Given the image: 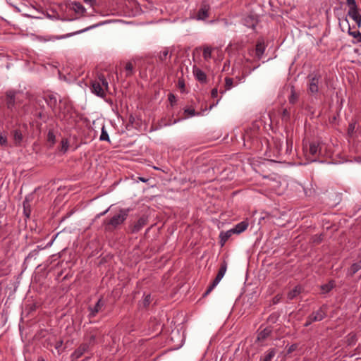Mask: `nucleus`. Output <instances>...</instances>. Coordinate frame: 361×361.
<instances>
[{
  "label": "nucleus",
  "mask_w": 361,
  "mask_h": 361,
  "mask_svg": "<svg viewBox=\"0 0 361 361\" xmlns=\"http://www.w3.org/2000/svg\"><path fill=\"white\" fill-rule=\"evenodd\" d=\"M272 217L262 214L259 213L257 212H255L248 219L247 218L245 220L238 223L235 226H255V225H264V224H270L271 223Z\"/></svg>",
  "instance_id": "nucleus-1"
},
{
  "label": "nucleus",
  "mask_w": 361,
  "mask_h": 361,
  "mask_svg": "<svg viewBox=\"0 0 361 361\" xmlns=\"http://www.w3.org/2000/svg\"><path fill=\"white\" fill-rule=\"evenodd\" d=\"M307 79V93L310 95L315 96L319 91V86L322 83V75L319 72L310 73Z\"/></svg>",
  "instance_id": "nucleus-2"
},
{
  "label": "nucleus",
  "mask_w": 361,
  "mask_h": 361,
  "mask_svg": "<svg viewBox=\"0 0 361 361\" xmlns=\"http://www.w3.org/2000/svg\"><path fill=\"white\" fill-rule=\"evenodd\" d=\"M107 88L108 82L104 75L99 76L98 79L92 82V92L99 97H104Z\"/></svg>",
  "instance_id": "nucleus-3"
},
{
  "label": "nucleus",
  "mask_w": 361,
  "mask_h": 361,
  "mask_svg": "<svg viewBox=\"0 0 361 361\" xmlns=\"http://www.w3.org/2000/svg\"><path fill=\"white\" fill-rule=\"evenodd\" d=\"M18 97H16L13 92H8L6 94V106L9 111L8 116L13 118L18 114L17 104L18 102Z\"/></svg>",
  "instance_id": "nucleus-4"
},
{
  "label": "nucleus",
  "mask_w": 361,
  "mask_h": 361,
  "mask_svg": "<svg viewBox=\"0 0 361 361\" xmlns=\"http://www.w3.org/2000/svg\"><path fill=\"white\" fill-rule=\"evenodd\" d=\"M226 270H227V263L225 261H224L221 264V267L219 268V270L218 271V274H217L216 278L214 279V280L213 281L212 284L207 288V290L205 291V293L203 295L204 296H206L208 294H209L212 292V290L218 285V283L221 281L222 278L224 276V275L226 272Z\"/></svg>",
  "instance_id": "nucleus-5"
},
{
  "label": "nucleus",
  "mask_w": 361,
  "mask_h": 361,
  "mask_svg": "<svg viewBox=\"0 0 361 361\" xmlns=\"http://www.w3.org/2000/svg\"><path fill=\"white\" fill-rule=\"evenodd\" d=\"M129 212V209L119 210L110 219L108 226H118L123 224L128 217Z\"/></svg>",
  "instance_id": "nucleus-6"
},
{
  "label": "nucleus",
  "mask_w": 361,
  "mask_h": 361,
  "mask_svg": "<svg viewBox=\"0 0 361 361\" xmlns=\"http://www.w3.org/2000/svg\"><path fill=\"white\" fill-rule=\"evenodd\" d=\"M247 227H235L226 232H221L219 235L221 246H224L225 243L233 234H240L245 231Z\"/></svg>",
  "instance_id": "nucleus-7"
},
{
  "label": "nucleus",
  "mask_w": 361,
  "mask_h": 361,
  "mask_svg": "<svg viewBox=\"0 0 361 361\" xmlns=\"http://www.w3.org/2000/svg\"><path fill=\"white\" fill-rule=\"evenodd\" d=\"M210 6L207 1H202L200 8L197 12L196 18L197 20H204L209 17Z\"/></svg>",
  "instance_id": "nucleus-8"
},
{
  "label": "nucleus",
  "mask_w": 361,
  "mask_h": 361,
  "mask_svg": "<svg viewBox=\"0 0 361 361\" xmlns=\"http://www.w3.org/2000/svg\"><path fill=\"white\" fill-rule=\"evenodd\" d=\"M327 307L326 305H323L319 307L317 311L312 312L310 317L312 321L319 322L324 319L326 316Z\"/></svg>",
  "instance_id": "nucleus-9"
},
{
  "label": "nucleus",
  "mask_w": 361,
  "mask_h": 361,
  "mask_svg": "<svg viewBox=\"0 0 361 361\" xmlns=\"http://www.w3.org/2000/svg\"><path fill=\"white\" fill-rule=\"evenodd\" d=\"M348 15L354 20L357 27L360 28L361 27V15L359 13L358 8L355 9L349 8Z\"/></svg>",
  "instance_id": "nucleus-10"
},
{
  "label": "nucleus",
  "mask_w": 361,
  "mask_h": 361,
  "mask_svg": "<svg viewBox=\"0 0 361 361\" xmlns=\"http://www.w3.org/2000/svg\"><path fill=\"white\" fill-rule=\"evenodd\" d=\"M266 46L263 39H258L255 46V56L260 59L265 51Z\"/></svg>",
  "instance_id": "nucleus-11"
},
{
  "label": "nucleus",
  "mask_w": 361,
  "mask_h": 361,
  "mask_svg": "<svg viewBox=\"0 0 361 361\" xmlns=\"http://www.w3.org/2000/svg\"><path fill=\"white\" fill-rule=\"evenodd\" d=\"M193 73L195 75V78L202 83L207 82V75L204 71L197 68L196 66L193 67Z\"/></svg>",
  "instance_id": "nucleus-12"
},
{
  "label": "nucleus",
  "mask_w": 361,
  "mask_h": 361,
  "mask_svg": "<svg viewBox=\"0 0 361 361\" xmlns=\"http://www.w3.org/2000/svg\"><path fill=\"white\" fill-rule=\"evenodd\" d=\"M23 214H24V216L26 220L27 219L30 218V216L31 214V204H30V202L27 197H26L25 200L23 201Z\"/></svg>",
  "instance_id": "nucleus-13"
},
{
  "label": "nucleus",
  "mask_w": 361,
  "mask_h": 361,
  "mask_svg": "<svg viewBox=\"0 0 361 361\" xmlns=\"http://www.w3.org/2000/svg\"><path fill=\"white\" fill-rule=\"evenodd\" d=\"M300 97V93L296 92L295 88L293 85L290 86V94L288 97V102L291 104H295Z\"/></svg>",
  "instance_id": "nucleus-14"
},
{
  "label": "nucleus",
  "mask_w": 361,
  "mask_h": 361,
  "mask_svg": "<svg viewBox=\"0 0 361 361\" xmlns=\"http://www.w3.org/2000/svg\"><path fill=\"white\" fill-rule=\"evenodd\" d=\"M321 147L319 143L317 142H312L310 144V153L313 157H317L320 154Z\"/></svg>",
  "instance_id": "nucleus-15"
},
{
  "label": "nucleus",
  "mask_w": 361,
  "mask_h": 361,
  "mask_svg": "<svg viewBox=\"0 0 361 361\" xmlns=\"http://www.w3.org/2000/svg\"><path fill=\"white\" fill-rule=\"evenodd\" d=\"M91 27H86L83 30H78V31H76V32H74L73 33H69V34H66L65 35H61V36H51L49 37V39L50 40H54V39H64V38H66V37H71L73 35H77V34H80V33H82V32H84L90 29Z\"/></svg>",
  "instance_id": "nucleus-16"
},
{
  "label": "nucleus",
  "mask_w": 361,
  "mask_h": 361,
  "mask_svg": "<svg viewBox=\"0 0 361 361\" xmlns=\"http://www.w3.org/2000/svg\"><path fill=\"white\" fill-rule=\"evenodd\" d=\"M257 23V18L252 16H248L244 18V24L248 27L255 28Z\"/></svg>",
  "instance_id": "nucleus-17"
},
{
  "label": "nucleus",
  "mask_w": 361,
  "mask_h": 361,
  "mask_svg": "<svg viewBox=\"0 0 361 361\" xmlns=\"http://www.w3.org/2000/svg\"><path fill=\"white\" fill-rule=\"evenodd\" d=\"M88 347L89 346L87 344L82 345L73 353V357L74 358H79L84 354L85 352L87 350Z\"/></svg>",
  "instance_id": "nucleus-18"
},
{
  "label": "nucleus",
  "mask_w": 361,
  "mask_h": 361,
  "mask_svg": "<svg viewBox=\"0 0 361 361\" xmlns=\"http://www.w3.org/2000/svg\"><path fill=\"white\" fill-rule=\"evenodd\" d=\"M271 334V329L270 328H265L258 334L257 340L259 341H263L267 338H268Z\"/></svg>",
  "instance_id": "nucleus-19"
},
{
  "label": "nucleus",
  "mask_w": 361,
  "mask_h": 361,
  "mask_svg": "<svg viewBox=\"0 0 361 361\" xmlns=\"http://www.w3.org/2000/svg\"><path fill=\"white\" fill-rule=\"evenodd\" d=\"M360 269H361V261L352 264V266L348 269V274L352 276L356 272H357Z\"/></svg>",
  "instance_id": "nucleus-20"
},
{
  "label": "nucleus",
  "mask_w": 361,
  "mask_h": 361,
  "mask_svg": "<svg viewBox=\"0 0 361 361\" xmlns=\"http://www.w3.org/2000/svg\"><path fill=\"white\" fill-rule=\"evenodd\" d=\"M302 290V288L300 286H295L293 290L289 291L288 293V298L290 300L294 299L297 295H298Z\"/></svg>",
  "instance_id": "nucleus-21"
},
{
  "label": "nucleus",
  "mask_w": 361,
  "mask_h": 361,
  "mask_svg": "<svg viewBox=\"0 0 361 361\" xmlns=\"http://www.w3.org/2000/svg\"><path fill=\"white\" fill-rule=\"evenodd\" d=\"M13 137L16 145H19L23 140V135L19 130H15L13 131Z\"/></svg>",
  "instance_id": "nucleus-22"
},
{
  "label": "nucleus",
  "mask_w": 361,
  "mask_h": 361,
  "mask_svg": "<svg viewBox=\"0 0 361 361\" xmlns=\"http://www.w3.org/2000/svg\"><path fill=\"white\" fill-rule=\"evenodd\" d=\"M46 101L47 104L51 108H54L57 103V99L56 96H54V94L48 95L46 99Z\"/></svg>",
  "instance_id": "nucleus-23"
},
{
  "label": "nucleus",
  "mask_w": 361,
  "mask_h": 361,
  "mask_svg": "<svg viewBox=\"0 0 361 361\" xmlns=\"http://www.w3.org/2000/svg\"><path fill=\"white\" fill-rule=\"evenodd\" d=\"M276 351L274 349L269 350L263 357L260 359V361H271V359L275 356Z\"/></svg>",
  "instance_id": "nucleus-24"
},
{
  "label": "nucleus",
  "mask_w": 361,
  "mask_h": 361,
  "mask_svg": "<svg viewBox=\"0 0 361 361\" xmlns=\"http://www.w3.org/2000/svg\"><path fill=\"white\" fill-rule=\"evenodd\" d=\"M334 287V281H330L328 283L324 284L321 286L323 293H329Z\"/></svg>",
  "instance_id": "nucleus-25"
},
{
  "label": "nucleus",
  "mask_w": 361,
  "mask_h": 361,
  "mask_svg": "<svg viewBox=\"0 0 361 361\" xmlns=\"http://www.w3.org/2000/svg\"><path fill=\"white\" fill-rule=\"evenodd\" d=\"M73 9L75 10V11L76 13H84L85 12V8L79 2H76V1L73 2Z\"/></svg>",
  "instance_id": "nucleus-26"
},
{
  "label": "nucleus",
  "mask_w": 361,
  "mask_h": 361,
  "mask_svg": "<svg viewBox=\"0 0 361 361\" xmlns=\"http://www.w3.org/2000/svg\"><path fill=\"white\" fill-rule=\"evenodd\" d=\"M124 69L126 71V76H130L133 75V65L131 62H126L124 65Z\"/></svg>",
  "instance_id": "nucleus-27"
},
{
  "label": "nucleus",
  "mask_w": 361,
  "mask_h": 361,
  "mask_svg": "<svg viewBox=\"0 0 361 361\" xmlns=\"http://www.w3.org/2000/svg\"><path fill=\"white\" fill-rule=\"evenodd\" d=\"M103 302L99 300L95 307L94 308H91L90 309V316L91 317H94L97 312L99 310V309L101 308V307L103 305Z\"/></svg>",
  "instance_id": "nucleus-28"
},
{
  "label": "nucleus",
  "mask_w": 361,
  "mask_h": 361,
  "mask_svg": "<svg viewBox=\"0 0 361 361\" xmlns=\"http://www.w3.org/2000/svg\"><path fill=\"white\" fill-rule=\"evenodd\" d=\"M348 34L357 39V42H361V33L360 31H351L350 29H349Z\"/></svg>",
  "instance_id": "nucleus-29"
},
{
  "label": "nucleus",
  "mask_w": 361,
  "mask_h": 361,
  "mask_svg": "<svg viewBox=\"0 0 361 361\" xmlns=\"http://www.w3.org/2000/svg\"><path fill=\"white\" fill-rule=\"evenodd\" d=\"M233 86V79L231 78L226 77L225 78V89L230 90Z\"/></svg>",
  "instance_id": "nucleus-30"
},
{
  "label": "nucleus",
  "mask_w": 361,
  "mask_h": 361,
  "mask_svg": "<svg viewBox=\"0 0 361 361\" xmlns=\"http://www.w3.org/2000/svg\"><path fill=\"white\" fill-rule=\"evenodd\" d=\"M99 140H102V141H109V137L108 133L105 130L104 127H103L102 128V133L100 135Z\"/></svg>",
  "instance_id": "nucleus-31"
},
{
  "label": "nucleus",
  "mask_w": 361,
  "mask_h": 361,
  "mask_svg": "<svg viewBox=\"0 0 361 361\" xmlns=\"http://www.w3.org/2000/svg\"><path fill=\"white\" fill-rule=\"evenodd\" d=\"M290 112L287 110V109H283L281 116V119L287 122L290 120Z\"/></svg>",
  "instance_id": "nucleus-32"
},
{
  "label": "nucleus",
  "mask_w": 361,
  "mask_h": 361,
  "mask_svg": "<svg viewBox=\"0 0 361 361\" xmlns=\"http://www.w3.org/2000/svg\"><path fill=\"white\" fill-rule=\"evenodd\" d=\"M355 125H356L355 122H351L348 125V135L350 137H352L353 133H354V132H355Z\"/></svg>",
  "instance_id": "nucleus-33"
},
{
  "label": "nucleus",
  "mask_w": 361,
  "mask_h": 361,
  "mask_svg": "<svg viewBox=\"0 0 361 361\" xmlns=\"http://www.w3.org/2000/svg\"><path fill=\"white\" fill-rule=\"evenodd\" d=\"M0 145L4 148L8 147L7 137L3 134H0Z\"/></svg>",
  "instance_id": "nucleus-34"
},
{
  "label": "nucleus",
  "mask_w": 361,
  "mask_h": 361,
  "mask_svg": "<svg viewBox=\"0 0 361 361\" xmlns=\"http://www.w3.org/2000/svg\"><path fill=\"white\" fill-rule=\"evenodd\" d=\"M202 55L205 60L210 59L212 56V49L209 47L204 48Z\"/></svg>",
  "instance_id": "nucleus-35"
},
{
  "label": "nucleus",
  "mask_w": 361,
  "mask_h": 361,
  "mask_svg": "<svg viewBox=\"0 0 361 361\" xmlns=\"http://www.w3.org/2000/svg\"><path fill=\"white\" fill-rule=\"evenodd\" d=\"M150 301V295L148 294L145 296L144 300L142 301L140 305H142L144 308H146L149 305Z\"/></svg>",
  "instance_id": "nucleus-36"
},
{
  "label": "nucleus",
  "mask_w": 361,
  "mask_h": 361,
  "mask_svg": "<svg viewBox=\"0 0 361 361\" xmlns=\"http://www.w3.org/2000/svg\"><path fill=\"white\" fill-rule=\"evenodd\" d=\"M168 54H169V51H168V50L165 49V50L162 51L160 53V55H159V60H160L161 61H164L166 60V57H167Z\"/></svg>",
  "instance_id": "nucleus-37"
},
{
  "label": "nucleus",
  "mask_w": 361,
  "mask_h": 361,
  "mask_svg": "<svg viewBox=\"0 0 361 361\" xmlns=\"http://www.w3.org/2000/svg\"><path fill=\"white\" fill-rule=\"evenodd\" d=\"M346 4L349 8H357V6L355 0H346Z\"/></svg>",
  "instance_id": "nucleus-38"
},
{
  "label": "nucleus",
  "mask_w": 361,
  "mask_h": 361,
  "mask_svg": "<svg viewBox=\"0 0 361 361\" xmlns=\"http://www.w3.org/2000/svg\"><path fill=\"white\" fill-rule=\"evenodd\" d=\"M168 99L170 102L171 105H173L176 102V96L173 94H172V93H169V94Z\"/></svg>",
  "instance_id": "nucleus-39"
},
{
  "label": "nucleus",
  "mask_w": 361,
  "mask_h": 361,
  "mask_svg": "<svg viewBox=\"0 0 361 361\" xmlns=\"http://www.w3.org/2000/svg\"><path fill=\"white\" fill-rule=\"evenodd\" d=\"M147 224V218L140 217L137 221V226H144Z\"/></svg>",
  "instance_id": "nucleus-40"
},
{
  "label": "nucleus",
  "mask_w": 361,
  "mask_h": 361,
  "mask_svg": "<svg viewBox=\"0 0 361 361\" xmlns=\"http://www.w3.org/2000/svg\"><path fill=\"white\" fill-rule=\"evenodd\" d=\"M185 113L188 114L189 116H195V111L194 109H187L185 110Z\"/></svg>",
  "instance_id": "nucleus-41"
},
{
  "label": "nucleus",
  "mask_w": 361,
  "mask_h": 361,
  "mask_svg": "<svg viewBox=\"0 0 361 361\" xmlns=\"http://www.w3.org/2000/svg\"><path fill=\"white\" fill-rule=\"evenodd\" d=\"M217 95H218V90H217V88L212 89V92H211L212 97L215 98V97H217Z\"/></svg>",
  "instance_id": "nucleus-42"
},
{
  "label": "nucleus",
  "mask_w": 361,
  "mask_h": 361,
  "mask_svg": "<svg viewBox=\"0 0 361 361\" xmlns=\"http://www.w3.org/2000/svg\"><path fill=\"white\" fill-rule=\"evenodd\" d=\"M137 183H138V180H137ZM149 188V183L147 184V187L145 186H140L138 184H137V190H142V191H145L146 188Z\"/></svg>",
  "instance_id": "nucleus-43"
},
{
  "label": "nucleus",
  "mask_w": 361,
  "mask_h": 361,
  "mask_svg": "<svg viewBox=\"0 0 361 361\" xmlns=\"http://www.w3.org/2000/svg\"><path fill=\"white\" fill-rule=\"evenodd\" d=\"M178 87L182 90H184V89H185V83H184L183 80H179L178 81Z\"/></svg>",
  "instance_id": "nucleus-44"
},
{
  "label": "nucleus",
  "mask_w": 361,
  "mask_h": 361,
  "mask_svg": "<svg viewBox=\"0 0 361 361\" xmlns=\"http://www.w3.org/2000/svg\"><path fill=\"white\" fill-rule=\"evenodd\" d=\"M68 145L67 141H62V148L64 149V151H66L68 149Z\"/></svg>",
  "instance_id": "nucleus-45"
},
{
  "label": "nucleus",
  "mask_w": 361,
  "mask_h": 361,
  "mask_svg": "<svg viewBox=\"0 0 361 361\" xmlns=\"http://www.w3.org/2000/svg\"><path fill=\"white\" fill-rule=\"evenodd\" d=\"M137 178L142 183H147L150 180L149 178L143 177H137Z\"/></svg>",
  "instance_id": "nucleus-46"
},
{
  "label": "nucleus",
  "mask_w": 361,
  "mask_h": 361,
  "mask_svg": "<svg viewBox=\"0 0 361 361\" xmlns=\"http://www.w3.org/2000/svg\"><path fill=\"white\" fill-rule=\"evenodd\" d=\"M312 322H314V321H312L310 319V317L309 316L307 319V321L305 324V326H308L309 325H310Z\"/></svg>",
  "instance_id": "nucleus-47"
},
{
  "label": "nucleus",
  "mask_w": 361,
  "mask_h": 361,
  "mask_svg": "<svg viewBox=\"0 0 361 361\" xmlns=\"http://www.w3.org/2000/svg\"><path fill=\"white\" fill-rule=\"evenodd\" d=\"M48 139H49V141H51V140L54 141V134L52 133H50V132L49 133V134H48Z\"/></svg>",
  "instance_id": "nucleus-48"
},
{
  "label": "nucleus",
  "mask_w": 361,
  "mask_h": 361,
  "mask_svg": "<svg viewBox=\"0 0 361 361\" xmlns=\"http://www.w3.org/2000/svg\"><path fill=\"white\" fill-rule=\"evenodd\" d=\"M84 1L87 4H90L91 6H93L95 2V0H84Z\"/></svg>",
  "instance_id": "nucleus-49"
},
{
  "label": "nucleus",
  "mask_w": 361,
  "mask_h": 361,
  "mask_svg": "<svg viewBox=\"0 0 361 361\" xmlns=\"http://www.w3.org/2000/svg\"><path fill=\"white\" fill-rule=\"evenodd\" d=\"M248 138H250V136L249 135L248 133H246V134L243 137V140H244V142H245V143H244L245 145H246L245 142H246V140Z\"/></svg>",
  "instance_id": "nucleus-50"
},
{
  "label": "nucleus",
  "mask_w": 361,
  "mask_h": 361,
  "mask_svg": "<svg viewBox=\"0 0 361 361\" xmlns=\"http://www.w3.org/2000/svg\"><path fill=\"white\" fill-rule=\"evenodd\" d=\"M109 209V208L108 209H106V211H104V212L101 213L100 215H103V214H106Z\"/></svg>",
  "instance_id": "nucleus-51"
},
{
  "label": "nucleus",
  "mask_w": 361,
  "mask_h": 361,
  "mask_svg": "<svg viewBox=\"0 0 361 361\" xmlns=\"http://www.w3.org/2000/svg\"><path fill=\"white\" fill-rule=\"evenodd\" d=\"M293 350V346H291L288 350V352H291Z\"/></svg>",
  "instance_id": "nucleus-52"
},
{
  "label": "nucleus",
  "mask_w": 361,
  "mask_h": 361,
  "mask_svg": "<svg viewBox=\"0 0 361 361\" xmlns=\"http://www.w3.org/2000/svg\"><path fill=\"white\" fill-rule=\"evenodd\" d=\"M37 361H45V360L42 358H39Z\"/></svg>",
  "instance_id": "nucleus-53"
},
{
  "label": "nucleus",
  "mask_w": 361,
  "mask_h": 361,
  "mask_svg": "<svg viewBox=\"0 0 361 361\" xmlns=\"http://www.w3.org/2000/svg\"><path fill=\"white\" fill-rule=\"evenodd\" d=\"M66 218V216L63 217L61 220V222L63 221L64 220V219Z\"/></svg>",
  "instance_id": "nucleus-54"
},
{
  "label": "nucleus",
  "mask_w": 361,
  "mask_h": 361,
  "mask_svg": "<svg viewBox=\"0 0 361 361\" xmlns=\"http://www.w3.org/2000/svg\"><path fill=\"white\" fill-rule=\"evenodd\" d=\"M61 343L60 344H58V345L56 346V348H59V346H61Z\"/></svg>",
  "instance_id": "nucleus-55"
}]
</instances>
